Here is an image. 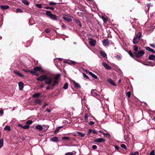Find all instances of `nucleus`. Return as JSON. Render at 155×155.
<instances>
[{"label":"nucleus","instance_id":"774afa93","mask_svg":"<svg viewBox=\"0 0 155 155\" xmlns=\"http://www.w3.org/2000/svg\"><path fill=\"white\" fill-rule=\"evenodd\" d=\"M92 130L91 129H89L88 130V134H90L92 131Z\"/></svg>","mask_w":155,"mask_h":155},{"label":"nucleus","instance_id":"6e6552de","mask_svg":"<svg viewBox=\"0 0 155 155\" xmlns=\"http://www.w3.org/2000/svg\"><path fill=\"white\" fill-rule=\"evenodd\" d=\"M14 72L17 76L20 77H23L24 75L21 74L20 72L17 70H15L13 71Z\"/></svg>","mask_w":155,"mask_h":155},{"label":"nucleus","instance_id":"49530a36","mask_svg":"<svg viewBox=\"0 0 155 155\" xmlns=\"http://www.w3.org/2000/svg\"><path fill=\"white\" fill-rule=\"evenodd\" d=\"M49 4L50 5H56L57 3L53 2H50Z\"/></svg>","mask_w":155,"mask_h":155},{"label":"nucleus","instance_id":"4468645a","mask_svg":"<svg viewBox=\"0 0 155 155\" xmlns=\"http://www.w3.org/2000/svg\"><path fill=\"white\" fill-rule=\"evenodd\" d=\"M74 87L76 88H80L81 86L80 85V84L77 83L75 81H74Z\"/></svg>","mask_w":155,"mask_h":155},{"label":"nucleus","instance_id":"9d476101","mask_svg":"<svg viewBox=\"0 0 155 155\" xmlns=\"http://www.w3.org/2000/svg\"><path fill=\"white\" fill-rule=\"evenodd\" d=\"M94 141L95 142L98 143H101L102 142H104L105 141V140L102 138H97L95 139Z\"/></svg>","mask_w":155,"mask_h":155},{"label":"nucleus","instance_id":"0eeeda50","mask_svg":"<svg viewBox=\"0 0 155 155\" xmlns=\"http://www.w3.org/2000/svg\"><path fill=\"white\" fill-rule=\"evenodd\" d=\"M14 72L17 76L20 77H23L24 75L21 74L20 72L17 70H15L13 71Z\"/></svg>","mask_w":155,"mask_h":155},{"label":"nucleus","instance_id":"f257e3e1","mask_svg":"<svg viewBox=\"0 0 155 155\" xmlns=\"http://www.w3.org/2000/svg\"><path fill=\"white\" fill-rule=\"evenodd\" d=\"M36 79L37 81H40L45 80V84L49 85L51 84L53 81V79L45 75H41L39 78H37Z\"/></svg>","mask_w":155,"mask_h":155},{"label":"nucleus","instance_id":"a18cd8bd","mask_svg":"<svg viewBox=\"0 0 155 155\" xmlns=\"http://www.w3.org/2000/svg\"><path fill=\"white\" fill-rule=\"evenodd\" d=\"M120 146L122 148H123L124 149H126L127 148L126 146L124 144H121Z\"/></svg>","mask_w":155,"mask_h":155},{"label":"nucleus","instance_id":"4d7b16f0","mask_svg":"<svg viewBox=\"0 0 155 155\" xmlns=\"http://www.w3.org/2000/svg\"><path fill=\"white\" fill-rule=\"evenodd\" d=\"M92 148L93 149H96L97 148V146L95 145H93L92 146Z\"/></svg>","mask_w":155,"mask_h":155},{"label":"nucleus","instance_id":"9b49d317","mask_svg":"<svg viewBox=\"0 0 155 155\" xmlns=\"http://www.w3.org/2000/svg\"><path fill=\"white\" fill-rule=\"evenodd\" d=\"M109 43L110 42L107 39H104L103 41V44L105 46H108Z\"/></svg>","mask_w":155,"mask_h":155},{"label":"nucleus","instance_id":"5701e85b","mask_svg":"<svg viewBox=\"0 0 155 155\" xmlns=\"http://www.w3.org/2000/svg\"><path fill=\"white\" fill-rule=\"evenodd\" d=\"M62 18L63 19L67 21L70 22L72 21V19L71 18H67L65 17H63Z\"/></svg>","mask_w":155,"mask_h":155},{"label":"nucleus","instance_id":"393cba45","mask_svg":"<svg viewBox=\"0 0 155 155\" xmlns=\"http://www.w3.org/2000/svg\"><path fill=\"white\" fill-rule=\"evenodd\" d=\"M35 128L36 129H37L38 130H41L43 129L41 125H37L35 127Z\"/></svg>","mask_w":155,"mask_h":155},{"label":"nucleus","instance_id":"052dcab7","mask_svg":"<svg viewBox=\"0 0 155 155\" xmlns=\"http://www.w3.org/2000/svg\"><path fill=\"white\" fill-rule=\"evenodd\" d=\"M150 46L153 48H155V45H154V44H150Z\"/></svg>","mask_w":155,"mask_h":155},{"label":"nucleus","instance_id":"4c0bfd02","mask_svg":"<svg viewBox=\"0 0 155 155\" xmlns=\"http://www.w3.org/2000/svg\"><path fill=\"white\" fill-rule=\"evenodd\" d=\"M4 130H8V131H10V126H6L5 127Z\"/></svg>","mask_w":155,"mask_h":155},{"label":"nucleus","instance_id":"423d86ee","mask_svg":"<svg viewBox=\"0 0 155 155\" xmlns=\"http://www.w3.org/2000/svg\"><path fill=\"white\" fill-rule=\"evenodd\" d=\"M102 64L105 68L107 70H110L111 69V67L109 66L108 64L104 62H103Z\"/></svg>","mask_w":155,"mask_h":155},{"label":"nucleus","instance_id":"0e129e2a","mask_svg":"<svg viewBox=\"0 0 155 155\" xmlns=\"http://www.w3.org/2000/svg\"><path fill=\"white\" fill-rule=\"evenodd\" d=\"M114 148L116 150H118L119 149V147L117 146H115Z\"/></svg>","mask_w":155,"mask_h":155},{"label":"nucleus","instance_id":"f8f14e48","mask_svg":"<svg viewBox=\"0 0 155 155\" xmlns=\"http://www.w3.org/2000/svg\"><path fill=\"white\" fill-rule=\"evenodd\" d=\"M18 84L19 87V89L20 90H22L24 87L23 83L22 82L20 81L18 82Z\"/></svg>","mask_w":155,"mask_h":155},{"label":"nucleus","instance_id":"412c9836","mask_svg":"<svg viewBox=\"0 0 155 155\" xmlns=\"http://www.w3.org/2000/svg\"><path fill=\"white\" fill-rule=\"evenodd\" d=\"M41 94L40 93H37L36 94H35L32 95V97L35 98H38V97Z\"/></svg>","mask_w":155,"mask_h":155},{"label":"nucleus","instance_id":"864d4df0","mask_svg":"<svg viewBox=\"0 0 155 155\" xmlns=\"http://www.w3.org/2000/svg\"><path fill=\"white\" fill-rule=\"evenodd\" d=\"M65 155H73L72 152H68L65 153Z\"/></svg>","mask_w":155,"mask_h":155},{"label":"nucleus","instance_id":"a211bd4d","mask_svg":"<svg viewBox=\"0 0 155 155\" xmlns=\"http://www.w3.org/2000/svg\"><path fill=\"white\" fill-rule=\"evenodd\" d=\"M9 6L8 5L0 6L1 8L4 10L7 9L9 8Z\"/></svg>","mask_w":155,"mask_h":155},{"label":"nucleus","instance_id":"20e7f679","mask_svg":"<svg viewBox=\"0 0 155 155\" xmlns=\"http://www.w3.org/2000/svg\"><path fill=\"white\" fill-rule=\"evenodd\" d=\"M88 40L89 41V44L92 46H95L96 41L95 40L91 38H88Z\"/></svg>","mask_w":155,"mask_h":155},{"label":"nucleus","instance_id":"e433bc0d","mask_svg":"<svg viewBox=\"0 0 155 155\" xmlns=\"http://www.w3.org/2000/svg\"><path fill=\"white\" fill-rule=\"evenodd\" d=\"M35 102L36 104H40L41 103V101L40 100L37 99L35 100Z\"/></svg>","mask_w":155,"mask_h":155},{"label":"nucleus","instance_id":"b1692460","mask_svg":"<svg viewBox=\"0 0 155 155\" xmlns=\"http://www.w3.org/2000/svg\"><path fill=\"white\" fill-rule=\"evenodd\" d=\"M50 18L51 19L56 20L57 19V17L55 15L52 14Z\"/></svg>","mask_w":155,"mask_h":155},{"label":"nucleus","instance_id":"e2e57ef3","mask_svg":"<svg viewBox=\"0 0 155 155\" xmlns=\"http://www.w3.org/2000/svg\"><path fill=\"white\" fill-rule=\"evenodd\" d=\"M75 21L78 24L80 22V21L77 19H75Z\"/></svg>","mask_w":155,"mask_h":155},{"label":"nucleus","instance_id":"ea45409f","mask_svg":"<svg viewBox=\"0 0 155 155\" xmlns=\"http://www.w3.org/2000/svg\"><path fill=\"white\" fill-rule=\"evenodd\" d=\"M77 133L82 137H84L85 136L84 134L80 132H78Z\"/></svg>","mask_w":155,"mask_h":155},{"label":"nucleus","instance_id":"473e14b6","mask_svg":"<svg viewBox=\"0 0 155 155\" xmlns=\"http://www.w3.org/2000/svg\"><path fill=\"white\" fill-rule=\"evenodd\" d=\"M68 87V83H66L64 84V86L63 87V88L64 89H67Z\"/></svg>","mask_w":155,"mask_h":155},{"label":"nucleus","instance_id":"3c124183","mask_svg":"<svg viewBox=\"0 0 155 155\" xmlns=\"http://www.w3.org/2000/svg\"><path fill=\"white\" fill-rule=\"evenodd\" d=\"M17 12H19L20 13H22L23 12L22 10L20 8H17Z\"/></svg>","mask_w":155,"mask_h":155},{"label":"nucleus","instance_id":"69168bd1","mask_svg":"<svg viewBox=\"0 0 155 155\" xmlns=\"http://www.w3.org/2000/svg\"><path fill=\"white\" fill-rule=\"evenodd\" d=\"M116 57L118 59V60H120V59H121V58L118 55H117L116 56Z\"/></svg>","mask_w":155,"mask_h":155},{"label":"nucleus","instance_id":"1a4fd4ad","mask_svg":"<svg viewBox=\"0 0 155 155\" xmlns=\"http://www.w3.org/2000/svg\"><path fill=\"white\" fill-rule=\"evenodd\" d=\"M107 81L110 84L114 86H116V84L114 83L112 79L111 78H108L107 79Z\"/></svg>","mask_w":155,"mask_h":155},{"label":"nucleus","instance_id":"603ef678","mask_svg":"<svg viewBox=\"0 0 155 155\" xmlns=\"http://www.w3.org/2000/svg\"><path fill=\"white\" fill-rule=\"evenodd\" d=\"M36 6L38 8H42L41 7V4H36Z\"/></svg>","mask_w":155,"mask_h":155},{"label":"nucleus","instance_id":"f3484780","mask_svg":"<svg viewBox=\"0 0 155 155\" xmlns=\"http://www.w3.org/2000/svg\"><path fill=\"white\" fill-rule=\"evenodd\" d=\"M148 59L150 60L155 61V55L153 54H151L149 56Z\"/></svg>","mask_w":155,"mask_h":155},{"label":"nucleus","instance_id":"cd10ccee","mask_svg":"<svg viewBox=\"0 0 155 155\" xmlns=\"http://www.w3.org/2000/svg\"><path fill=\"white\" fill-rule=\"evenodd\" d=\"M23 71L26 72H28L30 73L31 74H33L34 73L33 72V71L31 70H28L26 69H24L23 70Z\"/></svg>","mask_w":155,"mask_h":155},{"label":"nucleus","instance_id":"c9c22d12","mask_svg":"<svg viewBox=\"0 0 155 155\" xmlns=\"http://www.w3.org/2000/svg\"><path fill=\"white\" fill-rule=\"evenodd\" d=\"M62 139L63 140H70L71 138L70 137H64L62 138Z\"/></svg>","mask_w":155,"mask_h":155},{"label":"nucleus","instance_id":"58836bf2","mask_svg":"<svg viewBox=\"0 0 155 155\" xmlns=\"http://www.w3.org/2000/svg\"><path fill=\"white\" fill-rule=\"evenodd\" d=\"M32 122H33V121L32 120H29L27 121L26 122V123L27 124V125H30L31 124H32Z\"/></svg>","mask_w":155,"mask_h":155},{"label":"nucleus","instance_id":"7c9ffc66","mask_svg":"<svg viewBox=\"0 0 155 155\" xmlns=\"http://www.w3.org/2000/svg\"><path fill=\"white\" fill-rule=\"evenodd\" d=\"M4 140L3 139H1L0 140V148L2 147L3 145Z\"/></svg>","mask_w":155,"mask_h":155},{"label":"nucleus","instance_id":"a19ab883","mask_svg":"<svg viewBox=\"0 0 155 155\" xmlns=\"http://www.w3.org/2000/svg\"><path fill=\"white\" fill-rule=\"evenodd\" d=\"M30 126L29 125H26L23 126V129H28L29 128Z\"/></svg>","mask_w":155,"mask_h":155},{"label":"nucleus","instance_id":"aec40b11","mask_svg":"<svg viewBox=\"0 0 155 155\" xmlns=\"http://www.w3.org/2000/svg\"><path fill=\"white\" fill-rule=\"evenodd\" d=\"M88 73L93 78L95 79H97V76L95 74H94L91 72H88Z\"/></svg>","mask_w":155,"mask_h":155},{"label":"nucleus","instance_id":"338daca9","mask_svg":"<svg viewBox=\"0 0 155 155\" xmlns=\"http://www.w3.org/2000/svg\"><path fill=\"white\" fill-rule=\"evenodd\" d=\"M92 133L94 134H97V132L95 131L94 130H92Z\"/></svg>","mask_w":155,"mask_h":155},{"label":"nucleus","instance_id":"a878e982","mask_svg":"<svg viewBox=\"0 0 155 155\" xmlns=\"http://www.w3.org/2000/svg\"><path fill=\"white\" fill-rule=\"evenodd\" d=\"M64 63H67L69 64H71V65L75 64V63H76V62L74 61H71V63L67 61H64Z\"/></svg>","mask_w":155,"mask_h":155},{"label":"nucleus","instance_id":"c03bdc74","mask_svg":"<svg viewBox=\"0 0 155 155\" xmlns=\"http://www.w3.org/2000/svg\"><path fill=\"white\" fill-rule=\"evenodd\" d=\"M130 95L131 92L130 91L127 92L126 94V96H127L128 97H130Z\"/></svg>","mask_w":155,"mask_h":155},{"label":"nucleus","instance_id":"de8ad7c7","mask_svg":"<svg viewBox=\"0 0 155 155\" xmlns=\"http://www.w3.org/2000/svg\"><path fill=\"white\" fill-rule=\"evenodd\" d=\"M45 31L46 33H49L51 31L48 28L45 29Z\"/></svg>","mask_w":155,"mask_h":155},{"label":"nucleus","instance_id":"37998d69","mask_svg":"<svg viewBox=\"0 0 155 155\" xmlns=\"http://www.w3.org/2000/svg\"><path fill=\"white\" fill-rule=\"evenodd\" d=\"M102 18L104 22H106L107 21V18L106 17H102Z\"/></svg>","mask_w":155,"mask_h":155},{"label":"nucleus","instance_id":"13d9d810","mask_svg":"<svg viewBox=\"0 0 155 155\" xmlns=\"http://www.w3.org/2000/svg\"><path fill=\"white\" fill-rule=\"evenodd\" d=\"M150 155H154V151L153 150L150 153Z\"/></svg>","mask_w":155,"mask_h":155},{"label":"nucleus","instance_id":"6e6d98bb","mask_svg":"<svg viewBox=\"0 0 155 155\" xmlns=\"http://www.w3.org/2000/svg\"><path fill=\"white\" fill-rule=\"evenodd\" d=\"M94 123L92 121H91L89 123V124L90 125H92L94 124Z\"/></svg>","mask_w":155,"mask_h":155},{"label":"nucleus","instance_id":"bb28decb","mask_svg":"<svg viewBox=\"0 0 155 155\" xmlns=\"http://www.w3.org/2000/svg\"><path fill=\"white\" fill-rule=\"evenodd\" d=\"M100 54L104 57L105 58L107 57V55L106 53L104 51H101L100 52Z\"/></svg>","mask_w":155,"mask_h":155},{"label":"nucleus","instance_id":"7ed1b4c3","mask_svg":"<svg viewBox=\"0 0 155 155\" xmlns=\"http://www.w3.org/2000/svg\"><path fill=\"white\" fill-rule=\"evenodd\" d=\"M33 69L34 71H33V72L34 73L32 74L36 76H38L39 75V74L37 72V71H40L41 72L43 71L41 66H36Z\"/></svg>","mask_w":155,"mask_h":155},{"label":"nucleus","instance_id":"c85d7f7f","mask_svg":"<svg viewBox=\"0 0 155 155\" xmlns=\"http://www.w3.org/2000/svg\"><path fill=\"white\" fill-rule=\"evenodd\" d=\"M104 135L108 138H110V135L109 133H104Z\"/></svg>","mask_w":155,"mask_h":155},{"label":"nucleus","instance_id":"79ce46f5","mask_svg":"<svg viewBox=\"0 0 155 155\" xmlns=\"http://www.w3.org/2000/svg\"><path fill=\"white\" fill-rule=\"evenodd\" d=\"M45 8L46 9H49L50 10H53L54 9V8L52 7H49L48 6H46L45 7Z\"/></svg>","mask_w":155,"mask_h":155},{"label":"nucleus","instance_id":"f704fd0d","mask_svg":"<svg viewBox=\"0 0 155 155\" xmlns=\"http://www.w3.org/2000/svg\"><path fill=\"white\" fill-rule=\"evenodd\" d=\"M22 2L24 4L27 5H29V2L27 1V0H22Z\"/></svg>","mask_w":155,"mask_h":155},{"label":"nucleus","instance_id":"4be33fe9","mask_svg":"<svg viewBox=\"0 0 155 155\" xmlns=\"http://www.w3.org/2000/svg\"><path fill=\"white\" fill-rule=\"evenodd\" d=\"M61 76V74H58L55 76L54 79L59 80V79L60 77Z\"/></svg>","mask_w":155,"mask_h":155},{"label":"nucleus","instance_id":"09e8293b","mask_svg":"<svg viewBox=\"0 0 155 155\" xmlns=\"http://www.w3.org/2000/svg\"><path fill=\"white\" fill-rule=\"evenodd\" d=\"M62 127L61 126V127H57L56 129L55 130L54 132H58V131L60 130V129Z\"/></svg>","mask_w":155,"mask_h":155},{"label":"nucleus","instance_id":"2f4dec72","mask_svg":"<svg viewBox=\"0 0 155 155\" xmlns=\"http://www.w3.org/2000/svg\"><path fill=\"white\" fill-rule=\"evenodd\" d=\"M141 36L142 34L140 32H139L137 34L136 37H137V38H139V39H140L141 37Z\"/></svg>","mask_w":155,"mask_h":155},{"label":"nucleus","instance_id":"5fc2aeb1","mask_svg":"<svg viewBox=\"0 0 155 155\" xmlns=\"http://www.w3.org/2000/svg\"><path fill=\"white\" fill-rule=\"evenodd\" d=\"M87 117H88V116L86 114L84 117L85 119V120H86V122H87V120H88Z\"/></svg>","mask_w":155,"mask_h":155},{"label":"nucleus","instance_id":"dca6fc26","mask_svg":"<svg viewBox=\"0 0 155 155\" xmlns=\"http://www.w3.org/2000/svg\"><path fill=\"white\" fill-rule=\"evenodd\" d=\"M59 80L54 79L53 81V83L52 84V86L54 87L55 85H58L59 83Z\"/></svg>","mask_w":155,"mask_h":155},{"label":"nucleus","instance_id":"ddd939ff","mask_svg":"<svg viewBox=\"0 0 155 155\" xmlns=\"http://www.w3.org/2000/svg\"><path fill=\"white\" fill-rule=\"evenodd\" d=\"M58 140V138L57 137H54L50 139V141L53 142H56Z\"/></svg>","mask_w":155,"mask_h":155},{"label":"nucleus","instance_id":"72a5a7b5","mask_svg":"<svg viewBox=\"0 0 155 155\" xmlns=\"http://www.w3.org/2000/svg\"><path fill=\"white\" fill-rule=\"evenodd\" d=\"M131 155H139V153L138 151L134 152H131L130 153Z\"/></svg>","mask_w":155,"mask_h":155},{"label":"nucleus","instance_id":"6ab92c4d","mask_svg":"<svg viewBox=\"0 0 155 155\" xmlns=\"http://www.w3.org/2000/svg\"><path fill=\"white\" fill-rule=\"evenodd\" d=\"M145 49L148 51L153 52V53H155V51L153 49H151L149 47H145Z\"/></svg>","mask_w":155,"mask_h":155},{"label":"nucleus","instance_id":"8fccbe9b","mask_svg":"<svg viewBox=\"0 0 155 155\" xmlns=\"http://www.w3.org/2000/svg\"><path fill=\"white\" fill-rule=\"evenodd\" d=\"M83 76L84 78L86 79H89L88 77L84 73H83Z\"/></svg>","mask_w":155,"mask_h":155},{"label":"nucleus","instance_id":"2eb2a0df","mask_svg":"<svg viewBox=\"0 0 155 155\" xmlns=\"http://www.w3.org/2000/svg\"><path fill=\"white\" fill-rule=\"evenodd\" d=\"M140 39L137 37H135L133 39V43L134 44L137 43L139 41Z\"/></svg>","mask_w":155,"mask_h":155},{"label":"nucleus","instance_id":"bf43d9fd","mask_svg":"<svg viewBox=\"0 0 155 155\" xmlns=\"http://www.w3.org/2000/svg\"><path fill=\"white\" fill-rule=\"evenodd\" d=\"M129 54H130V56H131V57L133 56V54H132L131 52V51L130 50L129 51Z\"/></svg>","mask_w":155,"mask_h":155},{"label":"nucleus","instance_id":"f03ea898","mask_svg":"<svg viewBox=\"0 0 155 155\" xmlns=\"http://www.w3.org/2000/svg\"><path fill=\"white\" fill-rule=\"evenodd\" d=\"M133 47L134 51V54L136 57L137 58L140 57L144 54V52L143 50H138V47L135 45H134Z\"/></svg>","mask_w":155,"mask_h":155},{"label":"nucleus","instance_id":"39448f33","mask_svg":"<svg viewBox=\"0 0 155 155\" xmlns=\"http://www.w3.org/2000/svg\"><path fill=\"white\" fill-rule=\"evenodd\" d=\"M91 95L94 97L98 99V95L97 92V91L94 89H92L91 91Z\"/></svg>","mask_w":155,"mask_h":155},{"label":"nucleus","instance_id":"c756f323","mask_svg":"<svg viewBox=\"0 0 155 155\" xmlns=\"http://www.w3.org/2000/svg\"><path fill=\"white\" fill-rule=\"evenodd\" d=\"M46 15L50 17L52 14L50 11H47L46 12Z\"/></svg>","mask_w":155,"mask_h":155},{"label":"nucleus","instance_id":"680f3d73","mask_svg":"<svg viewBox=\"0 0 155 155\" xmlns=\"http://www.w3.org/2000/svg\"><path fill=\"white\" fill-rule=\"evenodd\" d=\"M18 126L22 128H23V126L22 125L20 124H18Z\"/></svg>","mask_w":155,"mask_h":155}]
</instances>
